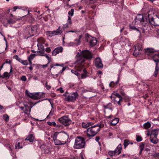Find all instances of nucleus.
<instances>
[{
    "label": "nucleus",
    "instance_id": "1",
    "mask_svg": "<svg viewBox=\"0 0 159 159\" xmlns=\"http://www.w3.org/2000/svg\"><path fill=\"white\" fill-rule=\"evenodd\" d=\"M92 58V53L89 50L83 51L80 54L78 52L76 60L75 62V70H71V72L77 75L79 80L86 77L87 72L86 69L84 68V63L85 59H91Z\"/></svg>",
    "mask_w": 159,
    "mask_h": 159
},
{
    "label": "nucleus",
    "instance_id": "2",
    "mask_svg": "<svg viewBox=\"0 0 159 159\" xmlns=\"http://www.w3.org/2000/svg\"><path fill=\"white\" fill-rule=\"evenodd\" d=\"M103 126V125L98 124L89 127L87 130V136L90 138L94 136L100 130L101 128Z\"/></svg>",
    "mask_w": 159,
    "mask_h": 159
},
{
    "label": "nucleus",
    "instance_id": "3",
    "mask_svg": "<svg viewBox=\"0 0 159 159\" xmlns=\"http://www.w3.org/2000/svg\"><path fill=\"white\" fill-rule=\"evenodd\" d=\"M37 28L35 25L28 26L24 30V34L28 36L27 38L32 36L36 32Z\"/></svg>",
    "mask_w": 159,
    "mask_h": 159
},
{
    "label": "nucleus",
    "instance_id": "4",
    "mask_svg": "<svg viewBox=\"0 0 159 159\" xmlns=\"http://www.w3.org/2000/svg\"><path fill=\"white\" fill-rule=\"evenodd\" d=\"M85 145V143L84 139L81 137H77L75 139L73 147L75 149H81L84 148Z\"/></svg>",
    "mask_w": 159,
    "mask_h": 159
},
{
    "label": "nucleus",
    "instance_id": "5",
    "mask_svg": "<svg viewBox=\"0 0 159 159\" xmlns=\"http://www.w3.org/2000/svg\"><path fill=\"white\" fill-rule=\"evenodd\" d=\"M64 95L66 97V100L68 102H74L76 99L78 94L77 92L73 93L70 94H68V93L66 92L64 94Z\"/></svg>",
    "mask_w": 159,
    "mask_h": 159
},
{
    "label": "nucleus",
    "instance_id": "6",
    "mask_svg": "<svg viewBox=\"0 0 159 159\" xmlns=\"http://www.w3.org/2000/svg\"><path fill=\"white\" fill-rule=\"evenodd\" d=\"M58 137V139L62 141H66V143L69 138V135L65 132L62 131L60 132H55Z\"/></svg>",
    "mask_w": 159,
    "mask_h": 159
},
{
    "label": "nucleus",
    "instance_id": "7",
    "mask_svg": "<svg viewBox=\"0 0 159 159\" xmlns=\"http://www.w3.org/2000/svg\"><path fill=\"white\" fill-rule=\"evenodd\" d=\"M139 22L143 25V23L146 24L147 22H148V18L144 17L142 14L138 15L136 17L135 19V23Z\"/></svg>",
    "mask_w": 159,
    "mask_h": 159
},
{
    "label": "nucleus",
    "instance_id": "8",
    "mask_svg": "<svg viewBox=\"0 0 159 159\" xmlns=\"http://www.w3.org/2000/svg\"><path fill=\"white\" fill-rule=\"evenodd\" d=\"M148 22L152 25L157 26H159V17L157 16L155 18H153L152 16L148 14Z\"/></svg>",
    "mask_w": 159,
    "mask_h": 159
},
{
    "label": "nucleus",
    "instance_id": "9",
    "mask_svg": "<svg viewBox=\"0 0 159 159\" xmlns=\"http://www.w3.org/2000/svg\"><path fill=\"white\" fill-rule=\"evenodd\" d=\"M60 123L65 126H68L70 125L71 122V120L68 117V116H64L59 119Z\"/></svg>",
    "mask_w": 159,
    "mask_h": 159
},
{
    "label": "nucleus",
    "instance_id": "10",
    "mask_svg": "<svg viewBox=\"0 0 159 159\" xmlns=\"http://www.w3.org/2000/svg\"><path fill=\"white\" fill-rule=\"evenodd\" d=\"M54 140V144L55 145H63L66 143V141H62L58 139V137L54 133L53 135L51 136Z\"/></svg>",
    "mask_w": 159,
    "mask_h": 159
},
{
    "label": "nucleus",
    "instance_id": "11",
    "mask_svg": "<svg viewBox=\"0 0 159 159\" xmlns=\"http://www.w3.org/2000/svg\"><path fill=\"white\" fill-rule=\"evenodd\" d=\"M95 66L98 69H102L103 65L101 59L99 57L96 58L95 60Z\"/></svg>",
    "mask_w": 159,
    "mask_h": 159
},
{
    "label": "nucleus",
    "instance_id": "12",
    "mask_svg": "<svg viewBox=\"0 0 159 159\" xmlns=\"http://www.w3.org/2000/svg\"><path fill=\"white\" fill-rule=\"evenodd\" d=\"M87 42L89 43L90 46L93 47L96 44L97 40L94 37H89L87 39Z\"/></svg>",
    "mask_w": 159,
    "mask_h": 159
},
{
    "label": "nucleus",
    "instance_id": "13",
    "mask_svg": "<svg viewBox=\"0 0 159 159\" xmlns=\"http://www.w3.org/2000/svg\"><path fill=\"white\" fill-rule=\"evenodd\" d=\"M156 52V50L152 48H147L144 49V52L146 55L148 56L152 55L153 53Z\"/></svg>",
    "mask_w": 159,
    "mask_h": 159
},
{
    "label": "nucleus",
    "instance_id": "14",
    "mask_svg": "<svg viewBox=\"0 0 159 159\" xmlns=\"http://www.w3.org/2000/svg\"><path fill=\"white\" fill-rule=\"evenodd\" d=\"M135 49L133 54L135 56L137 57L141 53L140 51L142 50V49L141 47L139 45L135 46Z\"/></svg>",
    "mask_w": 159,
    "mask_h": 159
},
{
    "label": "nucleus",
    "instance_id": "15",
    "mask_svg": "<svg viewBox=\"0 0 159 159\" xmlns=\"http://www.w3.org/2000/svg\"><path fill=\"white\" fill-rule=\"evenodd\" d=\"M63 50V48L61 47H58L55 48L52 51V54L55 56L60 52H61Z\"/></svg>",
    "mask_w": 159,
    "mask_h": 159
},
{
    "label": "nucleus",
    "instance_id": "16",
    "mask_svg": "<svg viewBox=\"0 0 159 159\" xmlns=\"http://www.w3.org/2000/svg\"><path fill=\"white\" fill-rule=\"evenodd\" d=\"M152 58L156 63V65H158V63L159 62V53H157L155 54L152 56Z\"/></svg>",
    "mask_w": 159,
    "mask_h": 159
},
{
    "label": "nucleus",
    "instance_id": "17",
    "mask_svg": "<svg viewBox=\"0 0 159 159\" xmlns=\"http://www.w3.org/2000/svg\"><path fill=\"white\" fill-rule=\"evenodd\" d=\"M158 133V130L157 129H154L152 130L150 134L148 133V134L150 135V137H157Z\"/></svg>",
    "mask_w": 159,
    "mask_h": 159
},
{
    "label": "nucleus",
    "instance_id": "18",
    "mask_svg": "<svg viewBox=\"0 0 159 159\" xmlns=\"http://www.w3.org/2000/svg\"><path fill=\"white\" fill-rule=\"evenodd\" d=\"M19 19L16 17L10 18L7 20V23L8 24H13L15 23Z\"/></svg>",
    "mask_w": 159,
    "mask_h": 159
},
{
    "label": "nucleus",
    "instance_id": "19",
    "mask_svg": "<svg viewBox=\"0 0 159 159\" xmlns=\"http://www.w3.org/2000/svg\"><path fill=\"white\" fill-rule=\"evenodd\" d=\"M121 149H122L121 145V144H119L117 146V148H116V149L114 151L115 152V153L116 154H117V155L120 154L121 152Z\"/></svg>",
    "mask_w": 159,
    "mask_h": 159
},
{
    "label": "nucleus",
    "instance_id": "20",
    "mask_svg": "<svg viewBox=\"0 0 159 159\" xmlns=\"http://www.w3.org/2000/svg\"><path fill=\"white\" fill-rule=\"evenodd\" d=\"M50 33L55 35L61 34L62 33L61 28L60 27H59L56 30L52 31V32H50Z\"/></svg>",
    "mask_w": 159,
    "mask_h": 159
},
{
    "label": "nucleus",
    "instance_id": "21",
    "mask_svg": "<svg viewBox=\"0 0 159 159\" xmlns=\"http://www.w3.org/2000/svg\"><path fill=\"white\" fill-rule=\"evenodd\" d=\"M93 124V123L92 122H83L82 123V126L83 128H86Z\"/></svg>",
    "mask_w": 159,
    "mask_h": 159
},
{
    "label": "nucleus",
    "instance_id": "22",
    "mask_svg": "<svg viewBox=\"0 0 159 159\" xmlns=\"http://www.w3.org/2000/svg\"><path fill=\"white\" fill-rule=\"evenodd\" d=\"M25 140L29 141L30 142H33L34 140V137L33 134H29L28 137L25 138Z\"/></svg>",
    "mask_w": 159,
    "mask_h": 159
},
{
    "label": "nucleus",
    "instance_id": "23",
    "mask_svg": "<svg viewBox=\"0 0 159 159\" xmlns=\"http://www.w3.org/2000/svg\"><path fill=\"white\" fill-rule=\"evenodd\" d=\"M119 81V78L118 77V80L116 82H114L113 81H112L110 82L109 84V86L110 87L113 88L114 87H116L117 84H118Z\"/></svg>",
    "mask_w": 159,
    "mask_h": 159
},
{
    "label": "nucleus",
    "instance_id": "24",
    "mask_svg": "<svg viewBox=\"0 0 159 159\" xmlns=\"http://www.w3.org/2000/svg\"><path fill=\"white\" fill-rule=\"evenodd\" d=\"M119 119L117 118H116L110 121L111 125L114 126L116 125L119 122Z\"/></svg>",
    "mask_w": 159,
    "mask_h": 159
},
{
    "label": "nucleus",
    "instance_id": "25",
    "mask_svg": "<svg viewBox=\"0 0 159 159\" xmlns=\"http://www.w3.org/2000/svg\"><path fill=\"white\" fill-rule=\"evenodd\" d=\"M12 66H11V69L10 70V73H9L7 72H5L3 74L2 78H6V77H8V78L10 76V74L12 72Z\"/></svg>",
    "mask_w": 159,
    "mask_h": 159
},
{
    "label": "nucleus",
    "instance_id": "26",
    "mask_svg": "<svg viewBox=\"0 0 159 159\" xmlns=\"http://www.w3.org/2000/svg\"><path fill=\"white\" fill-rule=\"evenodd\" d=\"M27 7H18V6H15L13 7V11H15L17 9H22L24 11L27 10Z\"/></svg>",
    "mask_w": 159,
    "mask_h": 159
},
{
    "label": "nucleus",
    "instance_id": "27",
    "mask_svg": "<svg viewBox=\"0 0 159 159\" xmlns=\"http://www.w3.org/2000/svg\"><path fill=\"white\" fill-rule=\"evenodd\" d=\"M25 94L26 95H27L28 97H30V98H39L40 97V96H35L34 94H33L32 93H30L29 92L27 91L26 90L25 91Z\"/></svg>",
    "mask_w": 159,
    "mask_h": 159
},
{
    "label": "nucleus",
    "instance_id": "28",
    "mask_svg": "<svg viewBox=\"0 0 159 159\" xmlns=\"http://www.w3.org/2000/svg\"><path fill=\"white\" fill-rule=\"evenodd\" d=\"M150 141L153 144H156L158 141L157 137H150Z\"/></svg>",
    "mask_w": 159,
    "mask_h": 159
},
{
    "label": "nucleus",
    "instance_id": "29",
    "mask_svg": "<svg viewBox=\"0 0 159 159\" xmlns=\"http://www.w3.org/2000/svg\"><path fill=\"white\" fill-rule=\"evenodd\" d=\"M112 96H111V98H114V100L115 102V104H116V103H117L119 105H121V102H122L123 101V99H121L120 100V99L119 100L117 101V100L116 99V98H112Z\"/></svg>",
    "mask_w": 159,
    "mask_h": 159
},
{
    "label": "nucleus",
    "instance_id": "30",
    "mask_svg": "<svg viewBox=\"0 0 159 159\" xmlns=\"http://www.w3.org/2000/svg\"><path fill=\"white\" fill-rule=\"evenodd\" d=\"M143 126L144 128L147 129L151 127V124L150 122H148L144 123L143 124Z\"/></svg>",
    "mask_w": 159,
    "mask_h": 159
},
{
    "label": "nucleus",
    "instance_id": "31",
    "mask_svg": "<svg viewBox=\"0 0 159 159\" xmlns=\"http://www.w3.org/2000/svg\"><path fill=\"white\" fill-rule=\"evenodd\" d=\"M159 69V67L157 65H156L155 71L153 75L154 77H156L157 76Z\"/></svg>",
    "mask_w": 159,
    "mask_h": 159
},
{
    "label": "nucleus",
    "instance_id": "32",
    "mask_svg": "<svg viewBox=\"0 0 159 159\" xmlns=\"http://www.w3.org/2000/svg\"><path fill=\"white\" fill-rule=\"evenodd\" d=\"M43 43H38L37 46L39 50H40L43 51L44 50V48L42 44Z\"/></svg>",
    "mask_w": 159,
    "mask_h": 159
},
{
    "label": "nucleus",
    "instance_id": "33",
    "mask_svg": "<svg viewBox=\"0 0 159 159\" xmlns=\"http://www.w3.org/2000/svg\"><path fill=\"white\" fill-rule=\"evenodd\" d=\"M35 55L34 54H31L30 55V56L28 58L29 61H30V64H31V60L33 59L35 57Z\"/></svg>",
    "mask_w": 159,
    "mask_h": 159
},
{
    "label": "nucleus",
    "instance_id": "34",
    "mask_svg": "<svg viewBox=\"0 0 159 159\" xmlns=\"http://www.w3.org/2000/svg\"><path fill=\"white\" fill-rule=\"evenodd\" d=\"M2 118L6 122H7L9 121V116L7 114H4Z\"/></svg>",
    "mask_w": 159,
    "mask_h": 159
},
{
    "label": "nucleus",
    "instance_id": "35",
    "mask_svg": "<svg viewBox=\"0 0 159 159\" xmlns=\"http://www.w3.org/2000/svg\"><path fill=\"white\" fill-rule=\"evenodd\" d=\"M37 41L38 43H43L45 42V40L43 38L40 37L38 39Z\"/></svg>",
    "mask_w": 159,
    "mask_h": 159
},
{
    "label": "nucleus",
    "instance_id": "36",
    "mask_svg": "<svg viewBox=\"0 0 159 159\" xmlns=\"http://www.w3.org/2000/svg\"><path fill=\"white\" fill-rule=\"evenodd\" d=\"M124 146L125 148H126L129 145V140L127 139H125L124 140Z\"/></svg>",
    "mask_w": 159,
    "mask_h": 159
},
{
    "label": "nucleus",
    "instance_id": "37",
    "mask_svg": "<svg viewBox=\"0 0 159 159\" xmlns=\"http://www.w3.org/2000/svg\"><path fill=\"white\" fill-rule=\"evenodd\" d=\"M13 58L16 59L20 63L22 60L17 55L14 56H13Z\"/></svg>",
    "mask_w": 159,
    "mask_h": 159
},
{
    "label": "nucleus",
    "instance_id": "38",
    "mask_svg": "<svg viewBox=\"0 0 159 159\" xmlns=\"http://www.w3.org/2000/svg\"><path fill=\"white\" fill-rule=\"evenodd\" d=\"M74 14V9H71L70 11L68 12V14L70 16H73Z\"/></svg>",
    "mask_w": 159,
    "mask_h": 159
},
{
    "label": "nucleus",
    "instance_id": "39",
    "mask_svg": "<svg viewBox=\"0 0 159 159\" xmlns=\"http://www.w3.org/2000/svg\"><path fill=\"white\" fill-rule=\"evenodd\" d=\"M129 28L132 30H136L138 32H140L138 29L136 28L134 26H132L131 25H129Z\"/></svg>",
    "mask_w": 159,
    "mask_h": 159
},
{
    "label": "nucleus",
    "instance_id": "40",
    "mask_svg": "<svg viewBox=\"0 0 159 159\" xmlns=\"http://www.w3.org/2000/svg\"><path fill=\"white\" fill-rule=\"evenodd\" d=\"M136 139L137 142H139L142 141V138L141 136L137 135Z\"/></svg>",
    "mask_w": 159,
    "mask_h": 159
},
{
    "label": "nucleus",
    "instance_id": "41",
    "mask_svg": "<svg viewBox=\"0 0 159 159\" xmlns=\"http://www.w3.org/2000/svg\"><path fill=\"white\" fill-rule=\"evenodd\" d=\"M82 35H80L79 36V38L78 39H75V41L78 40V42L77 43V45L79 44L80 43V39L82 38Z\"/></svg>",
    "mask_w": 159,
    "mask_h": 159
},
{
    "label": "nucleus",
    "instance_id": "42",
    "mask_svg": "<svg viewBox=\"0 0 159 159\" xmlns=\"http://www.w3.org/2000/svg\"><path fill=\"white\" fill-rule=\"evenodd\" d=\"M68 19L67 20V23L68 24H69V25H71L72 23L71 20V17L69 16H68Z\"/></svg>",
    "mask_w": 159,
    "mask_h": 159
},
{
    "label": "nucleus",
    "instance_id": "43",
    "mask_svg": "<svg viewBox=\"0 0 159 159\" xmlns=\"http://www.w3.org/2000/svg\"><path fill=\"white\" fill-rule=\"evenodd\" d=\"M113 94H114L116 96L115 98H118L120 99V100L121 99H123L122 97L118 93H113Z\"/></svg>",
    "mask_w": 159,
    "mask_h": 159
},
{
    "label": "nucleus",
    "instance_id": "44",
    "mask_svg": "<svg viewBox=\"0 0 159 159\" xmlns=\"http://www.w3.org/2000/svg\"><path fill=\"white\" fill-rule=\"evenodd\" d=\"M20 80L22 81H25L27 80V78L25 76L22 75L20 77Z\"/></svg>",
    "mask_w": 159,
    "mask_h": 159
},
{
    "label": "nucleus",
    "instance_id": "45",
    "mask_svg": "<svg viewBox=\"0 0 159 159\" xmlns=\"http://www.w3.org/2000/svg\"><path fill=\"white\" fill-rule=\"evenodd\" d=\"M108 154L111 156H113L115 155L116 154L114 151H110L108 152Z\"/></svg>",
    "mask_w": 159,
    "mask_h": 159
},
{
    "label": "nucleus",
    "instance_id": "46",
    "mask_svg": "<svg viewBox=\"0 0 159 159\" xmlns=\"http://www.w3.org/2000/svg\"><path fill=\"white\" fill-rule=\"evenodd\" d=\"M22 147L20 146V143H17L15 145V148L16 149H20L22 148Z\"/></svg>",
    "mask_w": 159,
    "mask_h": 159
},
{
    "label": "nucleus",
    "instance_id": "47",
    "mask_svg": "<svg viewBox=\"0 0 159 159\" xmlns=\"http://www.w3.org/2000/svg\"><path fill=\"white\" fill-rule=\"evenodd\" d=\"M48 124L49 125H53L54 126H56V123L55 122H48Z\"/></svg>",
    "mask_w": 159,
    "mask_h": 159
},
{
    "label": "nucleus",
    "instance_id": "48",
    "mask_svg": "<svg viewBox=\"0 0 159 159\" xmlns=\"http://www.w3.org/2000/svg\"><path fill=\"white\" fill-rule=\"evenodd\" d=\"M20 63H21L23 65H27L28 64V62L27 60H22Z\"/></svg>",
    "mask_w": 159,
    "mask_h": 159
},
{
    "label": "nucleus",
    "instance_id": "49",
    "mask_svg": "<svg viewBox=\"0 0 159 159\" xmlns=\"http://www.w3.org/2000/svg\"><path fill=\"white\" fill-rule=\"evenodd\" d=\"M139 148L140 150H143L144 148V144L143 143H141V144L139 146Z\"/></svg>",
    "mask_w": 159,
    "mask_h": 159
},
{
    "label": "nucleus",
    "instance_id": "50",
    "mask_svg": "<svg viewBox=\"0 0 159 159\" xmlns=\"http://www.w3.org/2000/svg\"><path fill=\"white\" fill-rule=\"evenodd\" d=\"M45 87L48 90L50 89L51 88V87L50 85H48V82H47L45 84Z\"/></svg>",
    "mask_w": 159,
    "mask_h": 159
},
{
    "label": "nucleus",
    "instance_id": "51",
    "mask_svg": "<svg viewBox=\"0 0 159 159\" xmlns=\"http://www.w3.org/2000/svg\"><path fill=\"white\" fill-rule=\"evenodd\" d=\"M11 61L10 60L8 59H7L3 63L4 64L6 63H8L9 64H10L11 63Z\"/></svg>",
    "mask_w": 159,
    "mask_h": 159
},
{
    "label": "nucleus",
    "instance_id": "52",
    "mask_svg": "<svg viewBox=\"0 0 159 159\" xmlns=\"http://www.w3.org/2000/svg\"><path fill=\"white\" fill-rule=\"evenodd\" d=\"M53 115V113L51 111L49 113V115L47 116V118L49 119L51 118V116Z\"/></svg>",
    "mask_w": 159,
    "mask_h": 159
},
{
    "label": "nucleus",
    "instance_id": "53",
    "mask_svg": "<svg viewBox=\"0 0 159 159\" xmlns=\"http://www.w3.org/2000/svg\"><path fill=\"white\" fill-rule=\"evenodd\" d=\"M68 23H66L64 25H63L62 28L63 29H65L66 28H68Z\"/></svg>",
    "mask_w": 159,
    "mask_h": 159
},
{
    "label": "nucleus",
    "instance_id": "54",
    "mask_svg": "<svg viewBox=\"0 0 159 159\" xmlns=\"http://www.w3.org/2000/svg\"><path fill=\"white\" fill-rule=\"evenodd\" d=\"M41 51L42 50H39L38 51L39 53L41 54H40L39 55H40V56H44V55H44V54H45V53L43 52H42Z\"/></svg>",
    "mask_w": 159,
    "mask_h": 159
},
{
    "label": "nucleus",
    "instance_id": "55",
    "mask_svg": "<svg viewBox=\"0 0 159 159\" xmlns=\"http://www.w3.org/2000/svg\"><path fill=\"white\" fill-rule=\"evenodd\" d=\"M45 51L49 53L51 52V50L50 48L48 47L46 48Z\"/></svg>",
    "mask_w": 159,
    "mask_h": 159
},
{
    "label": "nucleus",
    "instance_id": "56",
    "mask_svg": "<svg viewBox=\"0 0 159 159\" xmlns=\"http://www.w3.org/2000/svg\"><path fill=\"white\" fill-rule=\"evenodd\" d=\"M50 32H52V31H48L47 32L48 33V35H49V36H50L51 37H52L53 35H53L51 33H50Z\"/></svg>",
    "mask_w": 159,
    "mask_h": 159
},
{
    "label": "nucleus",
    "instance_id": "57",
    "mask_svg": "<svg viewBox=\"0 0 159 159\" xmlns=\"http://www.w3.org/2000/svg\"><path fill=\"white\" fill-rule=\"evenodd\" d=\"M100 139V138L98 136H97L95 138V140L98 143H100V142L99 141V140Z\"/></svg>",
    "mask_w": 159,
    "mask_h": 159
},
{
    "label": "nucleus",
    "instance_id": "58",
    "mask_svg": "<svg viewBox=\"0 0 159 159\" xmlns=\"http://www.w3.org/2000/svg\"><path fill=\"white\" fill-rule=\"evenodd\" d=\"M58 90H59L60 93H63L64 92V90H63L62 88L61 87L59 88V89H58Z\"/></svg>",
    "mask_w": 159,
    "mask_h": 159
},
{
    "label": "nucleus",
    "instance_id": "59",
    "mask_svg": "<svg viewBox=\"0 0 159 159\" xmlns=\"http://www.w3.org/2000/svg\"><path fill=\"white\" fill-rule=\"evenodd\" d=\"M48 63L46 64H45V65H42L41 66H42V68H45L46 67H47L48 66Z\"/></svg>",
    "mask_w": 159,
    "mask_h": 159
},
{
    "label": "nucleus",
    "instance_id": "60",
    "mask_svg": "<svg viewBox=\"0 0 159 159\" xmlns=\"http://www.w3.org/2000/svg\"><path fill=\"white\" fill-rule=\"evenodd\" d=\"M77 31L76 30H71L68 32L76 33Z\"/></svg>",
    "mask_w": 159,
    "mask_h": 159
},
{
    "label": "nucleus",
    "instance_id": "61",
    "mask_svg": "<svg viewBox=\"0 0 159 159\" xmlns=\"http://www.w3.org/2000/svg\"><path fill=\"white\" fill-rule=\"evenodd\" d=\"M65 68L64 67H63L61 70H60L59 73H62V72L65 70Z\"/></svg>",
    "mask_w": 159,
    "mask_h": 159
},
{
    "label": "nucleus",
    "instance_id": "62",
    "mask_svg": "<svg viewBox=\"0 0 159 159\" xmlns=\"http://www.w3.org/2000/svg\"><path fill=\"white\" fill-rule=\"evenodd\" d=\"M28 111V110L26 108L25 109V110L24 113H25V114H26V115H27V116H29V114H28V113H27V112H26V111Z\"/></svg>",
    "mask_w": 159,
    "mask_h": 159
},
{
    "label": "nucleus",
    "instance_id": "63",
    "mask_svg": "<svg viewBox=\"0 0 159 159\" xmlns=\"http://www.w3.org/2000/svg\"><path fill=\"white\" fill-rule=\"evenodd\" d=\"M97 74L98 75L102 74V72L101 71H99L97 72Z\"/></svg>",
    "mask_w": 159,
    "mask_h": 159
},
{
    "label": "nucleus",
    "instance_id": "64",
    "mask_svg": "<svg viewBox=\"0 0 159 159\" xmlns=\"http://www.w3.org/2000/svg\"><path fill=\"white\" fill-rule=\"evenodd\" d=\"M44 56H45V57H46L47 58H49V57H48V54H46V53H45V54H44Z\"/></svg>",
    "mask_w": 159,
    "mask_h": 159
}]
</instances>
